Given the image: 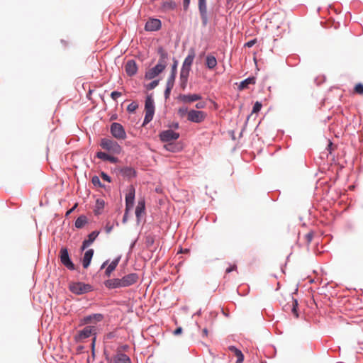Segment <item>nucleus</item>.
Instances as JSON below:
<instances>
[{
    "label": "nucleus",
    "mask_w": 363,
    "mask_h": 363,
    "mask_svg": "<svg viewBox=\"0 0 363 363\" xmlns=\"http://www.w3.org/2000/svg\"><path fill=\"white\" fill-rule=\"evenodd\" d=\"M195 55H196V53H195V49L194 48H191L189 50V52H188V55L187 56L185 57L184 60L183 61V62L186 65H189V66H192L193 65V62H194V60L195 58Z\"/></svg>",
    "instance_id": "obj_30"
},
{
    "label": "nucleus",
    "mask_w": 363,
    "mask_h": 363,
    "mask_svg": "<svg viewBox=\"0 0 363 363\" xmlns=\"http://www.w3.org/2000/svg\"><path fill=\"white\" fill-rule=\"evenodd\" d=\"M189 75L179 74V86L182 91H185L189 81Z\"/></svg>",
    "instance_id": "obj_31"
},
{
    "label": "nucleus",
    "mask_w": 363,
    "mask_h": 363,
    "mask_svg": "<svg viewBox=\"0 0 363 363\" xmlns=\"http://www.w3.org/2000/svg\"><path fill=\"white\" fill-rule=\"evenodd\" d=\"M145 117L142 123V126H146L150 123L155 113V104L152 94H147L145 99Z\"/></svg>",
    "instance_id": "obj_1"
},
{
    "label": "nucleus",
    "mask_w": 363,
    "mask_h": 363,
    "mask_svg": "<svg viewBox=\"0 0 363 363\" xmlns=\"http://www.w3.org/2000/svg\"><path fill=\"white\" fill-rule=\"evenodd\" d=\"M135 214L136 217V222L139 224L141 221L142 217L146 214V202L145 197H140L138 199Z\"/></svg>",
    "instance_id": "obj_11"
},
{
    "label": "nucleus",
    "mask_w": 363,
    "mask_h": 363,
    "mask_svg": "<svg viewBox=\"0 0 363 363\" xmlns=\"http://www.w3.org/2000/svg\"><path fill=\"white\" fill-rule=\"evenodd\" d=\"M190 3L191 0H182L183 9L184 11H186L189 9Z\"/></svg>",
    "instance_id": "obj_57"
},
{
    "label": "nucleus",
    "mask_w": 363,
    "mask_h": 363,
    "mask_svg": "<svg viewBox=\"0 0 363 363\" xmlns=\"http://www.w3.org/2000/svg\"><path fill=\"white\" fill-rule=\"evenodd\" d=\"M96 157L101 160L104 162H109L112 164H116L119 162V159L114 156V155L108 154L106 152L98 151L95 155Z\"/></svg>",
    "instance_id": "obj_20"
},
{
    "label": "nucleus",
    "mask_w": 363,
    "mask_h": 363,
    "mask_svg": "<svg viewBox=\"0 0 363 363\" xmlns=\"http://www.w3.org/2000/svg\"><path fill=\"white\" fill-rule=\"evenodd\" d=\"M168 129L171 130H177L179 128V123L177 121H172V123H169L167 124Z\"/></svg>",
    "instance_id": "obj_48"
},
{
    "label": "nucleus",
    "mask_w": 363,
    "mask_h": 363,
    "mask_svg": "<svg viewBox=\"0 0 363 363\" xmlns=\"http://www.w3.org/2000/svg\"><path fill=\"white\" fill-rule=\"evenodd\" d=\"M202 96L200 94H180L177 97V100L182 101L184 104H191L202 99Z\"/></svg>",
    "instance_id": "obj_15"
},
{
    "label": "nucleus",
    "mask_w": 363,
    "mask_h": 363,
    "mask_svg": "<svg viewBox=\"0 0 363 363\" xmlns=\"http://www.w3.org/2000/svg\"><path fill=\"white\" fill-rule=\"evenodd\" d=\"M172 60H173V63L171 65L170 72L177 74V67H178L179 62L175 57H173Z\"/></svg>",
    "instance_id": "obj_47"
},
{
    "label": "nucleus",
    "mask_w": 363,
    "mask_h": 363,
    "mask_svg": "<svg viewBox=\"0 0 363 363\" xmlns=\"http://www.w3.org/2000/svg\"><path fill=\"white\" fill-rule=\"evenodd\" d=\"M91 183L94 186L104 189L106 188V185L101 182L99 177L96 175L92 177Z\"/></svg>",
    "instance_id": "obj_36"
},
{
    "label": "nucleus",
    "mask_w": 363,
    "mask_h": 363,
    "mask_svg": "<svg viewBox=\"0 0 363 363\" xmlns=\"http://www.w3.org/2000/svg\"><path fill=\"white\" fill-rule=\"evenodd\" d=\"M255 84L256 77L251 75L241 81L238 85V89L239 91H242L244 89H248L250 85H254Z\"/></svg>",
    "instance_id": "obj_24"
},
{
    "label": "nucleus",
    "mask_w": 363,
    "mask_h": 363,
    "mask_svg": "<svg viewBox=\"0 0 363 363\" xmlns=\"http://www.w3.org/2000/svg\"><path fill=\"white\" fill-rule=\"evenodd\" d=\"M123 287H129L135 284L139 279V275L138 273L132 272L129 273L121 277Z\"/></svg>",
    "instance_id": "obj_17"
},
{
    "label": "nucleus",
    "mask_w": 363,
    "mask_h": 363,
    "mask_svg": "<svg viewBox=\"0 0 363 363\" xmlns=\"http://www.w3.org/2000/svg\"><path fill=\"white\" fill-rule=\"evenodd\" d=\"M236 269H237L236 264H229V267L225 269V273L229 274Z\"/></svg>",
    "instance_id": "obj_56"
},
{
    "label": "nucleus",
    "mask_w": 363,
    "mask_h": 363,
    "mask_svg": "<svg viewBox=\"0 0 363 363\" xmlns=\"http://www.w3.org/2000/svg\"><path fill=\"white\" fill-rule=\"evenodd\" d=\"M191 70V67L189 66V65H186L183 62L179 74L189 75Z\"/></svg>",
    "instance_id": "obj_41"
},
{
    "label": "nucleus",
    "mask_w": 363,
    "mask_h": 363,
    "mask_svg": "<svg viewBox=\"0 0 363 363\" xmlns=\"http://www.w3.org/2000/svg\"><path fill=\"white\" fill-rule=\"evenodd\" d=\"M235 348V355L237 357L236 363H242L244 361V354L237 347Z\"/></svg>",
    "instance_id": "obj_39"
},
{
    "label": "nucleus",
    "mask_w": 363,
    "mask_h": 363,
    "mask_svg": "<svg viewBox=\"0 0 363 363\" xmlns=\"http://www.w3.org/2000/svg\"><path fill=\"white\" fill-rule=\"evenodd\" d=\"M162 6L164 9L174 11L177 9V4L172 0H167L162 2Z\"/></svg>",
    "instance_id": "obj_34"
},
{
    "label": "nucleus",
    "mask_w": 363,
    "mask_h": 363,
    "mask_svg": "<svg viewBox=\"0 0 363 363\" xmlns=\"http://www.w3.org/2000/svg\"><path fill=\"white\" fill-rule=\"evenodd\" d=\"M121 255H118L116 257H115L111 262V264L113 265L114 267H117L120 261H121Z\"/></svg>",
    "instance_id": "obj_52"
},
{
    "label": "nucleus",
    "mask_w": 363,
    "mask_h": 363,
    "mask_svg": "<svg viewBox=\"0 0 363 363\" xmlns=\"http://www.w3.org/2000/svg\"><path fill=\"white\" fill-rule=\"evenodd\" d=\"M156 69L158 71V72L160 74L164 72V70L166 69L164 65H162L160 64H158L157 63L155 66H154Z\"/></svg>",
    "instance_id": "obj_59"
},
{
    "label": "nucleus",
    "mask_w": 363,
    "mask_h": 363,
    "mask_svg": "<svg viewBox=\"0 0 363 363\" xmlns=\"http://www.w3.org/2000/svg\"><path fill=\"white\" fill-rule=\"evenodd\" d=\"M138 106L139 105L137 102L133 101L128 105L126 110L129 113H135Z\"/></svg>",
    "instance_id": "obj_38"
},
{
    "label": "nucleus",
    "mask_w": 363,
    "mask_h": 363,
    "mask_svg": "<svg viewBox=\"0 0 363 363\" xmlns=\"http://www.w3.org/2000/svg\"><path fill=\"white\" fill-rule=\"evenodd\" d=\"M257 38L251 39L245 43L244 47L249 48H252L257 43Z\"/></svg>",
    "instance_id": "obj_50"
},
{
    "label": "nucleus",
    "mask_w": 363,
    "mask_h": 363,
    "mask_svg": "<svg viewBox=\"0 0 363 363\" xmlns=\"http://www.w3.org/2000/svg\"><path fill=\"white\" fill-rule=\"evenodd\" d=\"M171 92H172V89L165 88V89L164 91V96L165 100H167L169 99Z\"/></svg>",
    "instance_id": "obj_62"
},
{
    "label": "nucleus",
    "mask_w": 363,
    "mask_h": 363,
    "mask_svg": "<svg viewBox=\"0 0 363 363\" xmlns=\"http://www.w3.org/2000/svg\"><path fill=\"white\" fill-rule=\"evenodd\" d=\"M116 337H117L116 330H113V331H111L105 335L104 340H109L113 339Z\"/></svg>",
    "instance_id": "obj_46"
},
{
    "label": "nucleus",
    "mask_w": 363,
    "mask_h": 363,
    "mask_svg": "<svg viewBox=\"0 0 363 363\" xmlns=\"http://www.w3.org/2000/svg\"><path fill=\"white\" fill-rule=\"evenodd\" d=\"M105 206V201L101 199H97L96 200L95 208L94 209V214L99 216L101 214L103 209Z\"/></svg>",
    "instance_id": "obj_29"
},
{
    "label": "nucleus",
    "mask_w": 363,
    "mask_h": 363,
    "mask_svg": "<svg viewBox=\"0 0 363 363\" xmlns=\"http://www.w3.org/2000/svg\"><path fill=\"white\" fill-rule=\"evenodd\" d=\"M155 236L152 234H148L145 236V244L147 249H150L155 243Z\"/></svg>",
    "instance_id": "obj_35"
},
{
    "label": "nucleus",
    "mask_w": 363,
    "mask_h": 363,
    "mask_svg": "<svg viewBox=\"0 0 363 363\" xmlns=\"http://www.w3.org/2000/svg\"><path fill=\"white\" fill-rule=\"evenodd\" d=\"M100 177L105 182L111 183L112 178L105 172L101 171L99 173Z\"/></svg>",
    "instance_id": "obj_45"
},
{
    "label": "nucleus",
    "mask_w": 363,
    "mask_h": 363,
    "mask_svg": "<svg viewBox=\"0 0 363 363\" xmlns=\"http://www.w3.org/2000/svg\"><path fill=\"white\" fill-rule=\"evenodd\" d=\"M198 8L201 19L202 26L206 27L208 23L206 0H198Z\"/></svg>",
    "instance_id": "obj_12"
},
{
    "label": "nucleus",
    "mask_w": 363,
    "mask_h": 363,
    "mask_svg": "<svg viewBox=\"0 0 363 363\" xmlns=\"http://www.w3.org/2000/svg\"><path fill=\"white\" fill-rule=\"evenodd\" d=\"M59 259L60 263L70 271H77V267L74 264L71 255L69 252V250L67 247H62L59 252Z\"/></svg>",
    "instance_id": "obj_4"
},
{
    "label": "nucleus",
    "mask_w": 363,
    "mask_h": 363,
    "mask_svg": "<svg viewBox=\"0 0 363 363\" xmlns=\"http://www.w3.org/2000/svg\"><path fill=\"white\" fill-rule=\"evenodd\" d=\"M111 135L117 140H125L127 137L125 130L122 124L113 122L110 125Z\"/></svg>",
    "instance_id": "obj_7"
},
{
    "label": "nucleus",
    "mask_w": 363,
    "mask_h": 363,
    "mask_svg": "<svg viewBox=\"0 0 363 363\" xmlns=\"http://www.w3.org/2000/svg\"><path fill=\"white\" fill-rule=\"evenodd\" d=\"M94 254V250L92 248L87 249L85 251L81 260L84 269H87L90 266Z\"/></svg>",
    "instance_id": "obj_22"
},
{
    "label": "nucleus",
    "mask_w": 363,
    "mask_h": 363,
    "mask_svg": "<svg viewBox=\"0 0 363 363\" xmlns=\"http://www.w3.org/2000/svg\"><path fill=\"white\" fill-rule=\"evenodd\" d=\"M218 65L216 57L212 54L209 53L206 57L205 66L208 69L213 70Z\"/></svg>",
    "instance_id": "obj_26"
},
{
    "label": "nucleus",
    "mask_w": 363,
    "mask_h": 363,
    "mask_svg": "<svg viewBox=\"0 0 363 363\" xmlns=\"http://www.w3.org/2000/svg\"><path fill=\"white\" fill-rule=\"evenodd\" d=\"M78 204L75 203L71 208L67 211L65 213V217L67 218L72 213H73L77 208Z\"/></svg>",
    "instance_id": "obj_58"
},
{
    "label": "nucleus",
    "mask_w": 363,
    "mask_h": 363,
    "mask_svg": "<svg viewBox=\"0 0 363 363\" xmlns=\"http://www.w3.org/2000/svg\"><path fill=\"white\" fill-rule=\"evenodd\" d=\"M206 102L202 101V102H198L197 104H196L195 107H196V108L199 110V109L204 108L206 107Z\"/></svg>",
    "instance_id": "obj_63"
},
{
    "label": "nucleus",
    "mask_w": 363,
    "mask_h": 363,
    "mask_svg": "<svg viewBox=\"0 0 363 363\" xmlns=\"http://www.w3.org/2000/svg\"><path fill=\"white\" fill-rule=\"evenodd\" d=\"M113 172L116 174H120L124 179L131 180L136 178L138 176V172L135 168L130 166H125L122 167H116L113 169Z\"/></svg>",
    "instance_id": "obj_6"
},
{
    "label": "nucleus",
    "mask_w": 363,
    "mask_h": 363,
    "mask_svg": "<svg viewBox=\"0 0 363 363\" xmlns=\"http://www.w3.org/2000/svg\"><path fill=\"white\" fill-rule=\"evenodd\" d=\"M289 308H290L291 313L296 318H299L298 301L294 296H291V303L289 305Z\"/></svg>",
    "instance_id": "obj_27"
},
{
    "label": "nucleus",
    "mask_w": 363,
    "mask_h": 363,
    "mask_svg": "<svg viewBox=\"0 0 363 363\" xmlns=\"http://www.w3.org/2000/svg\"><path fill=\"white\" fill-rule=\"evenodd\" d=\"M99 145L108 154L118 155L121 154L123 152V147L119 145V143L117 141L110 138H101Z\"/></svg>",
    "instance_id": "obj_2"
},
{
    "label": "nucleus",
    "mask_w": 363,
    "mask_h": 363,
    "mask_svg": "<svg viewBox=\"0 0 363 363\" xmlns=\"http://www.w3.org/2000/svg\"><path fill=\"white\" fill-rule=\"evenodd\" d=\"M93 337L91 339V342L90 345L91 350H96V333H94Z\"/></svg>",
    "instance_id": "obj_53"
},
{
    "label": "nucleus",
    "mask_w": 363,
    "mask_h": 363,
    "mask_svg": "<svg viewBox=\"0 0 363 363\" xmlns=\"http://www.w3.org/2000/svg\"><path fill=\"white\" fill-rule=\"evenodd\" d=\"M95 333V328L93 326L87 325L82 330H80L74 337V340L76 343L82 342L84 340L87 339L92 336Z\"/></svg>",
    "instance_id": "obj_8"
},
{
    "label": "nucleus",
    "mask_w": 363,
    "mask_h": 363,
    "mask_svg": "<svg viewBox=\"0 0 363 363\" xmlns=\"http://www.w3.org/2000/svg\"><path fill=\"white\" fill-rule=\"evenodd\" d=\"M333 142L330 140H328V145H327L325 150L328 152L329 154H332V152L333 150Z\"/></svg>",
    "instance_id": "obj_55"
},
{
    "label": "nucleus",
    "mask_w": 363,
    "mask_h": 363,
    "mask_svg": "<svg viewBox=\"0 0 363 363\" xmlns=\"http://www.w3.org/2000/svg\"><path fill=\"white\" fill-rule=\"evenodd\" d=\"M177 74L170 72L169 76L167 78V81L175 82L176 78H177Z\"/></svg>",
    "instance_id": "obj_61"
},
{
    "label": "nucleus",
    "mask_w": 363,
    "mask_h": 363,
    "mask_svg": "<svg viewBox=\"0 0 363 363\" xmlns=\"http://www.w3.org/2000/svg\"><path fill=\"white\" fill-rule=\"evenodd\" d=\"M138 238L139 237L138 236L135 240H133L130 246H129V250H128V255H130L133 250V249L135 248L136 244H137V242L138 240Z\"/></svg>",
    "instance_id": "obj_49"
},
{
    "label": "nucleus",
    "mask_w": 363,
    "mask_h": 363,
    "mask_svg": "<svg viewBox=\"0 0 363 363\" xmlns=\"http://www.w3.org/2000/svg\"><path fill=\"white\" fill-rule=\"evenodd\" d=\"M104 318V315L102 313H91L87 315L84 316L81 319V324L82 325H86L91 323H99L101 322Z\"/></svg>",
    "instance_id": "obj_16"
},
{
    "label": "nucleus",
    "mask_w": 363,
    "mask_h": 363,
    "mask_svg": "<svg viewBox=\"0 0 363 363\" xmlns=\"http://www.w3.org/2000/svg\"><path fill=\"white\" fill-rule=\"evenodd\" d=\"M177 114L181 118H183L185 116H187V118H188L189 117V110L188 109V107H186V106L180 107L177 110Z\"/></svg>",
    "instance_id": "obj_40"
},
{
    "label": "nucleus",
    "mask_w": 363,
    "mask_h": 363,
    "mask_svg": "<svg viewBox=\"0 0 363 363\" xmlns=\"http://www.w3.org/2000/svg\"><path fill=\"white\" fill-rule=\"evenodd\" d=\"M88 222L89 220L87 217L85 215L82 214L75 220L74 227L77 229H82L88 223Z\"/></svg>",
    "instance_id": "obj_28"
},
{
    "label": "nucleus",
    "mask_w": 363,
    "mask_h": 363,
    "mask_svg": "<svg viewBox=\"0 0 363 363\" xmlns=\"http://www.w3.org/2000/svg\"><path fill=\"white\" fill-rule=\"evenodd\" d=\"M122 96V93L118 91H113L111 93V97L113 100L116 101L118 98Z\"/></svg>",
    "instance_id": "obj_51"
},
{
    "label": "nucleus",
    "mask_w": 363,
    "mask_h": 363,
    "mask_svg": "<svg viewBox=\"0 0 363 363\" xmlns=\"http://www.w3.org/2000/svg\"><path fill=\"white\" fill-rule=\"evenodd\" d=\"M113 228V225L106 224L104 229L106 233H110Z\"/></svg>",
    "instance_id": "obj_64"
},
{
    "label": "nucleus",
    "mask_w": 363,
    "mask_h": 363,
    "mask_svg": "<svg viewBox=\"0 0 363 363\" xmlns=\"http://www.w3.org/2000/svg\"><path fill=\"white\" fill-rule=\"evenodd\" d=\"M135 188L133 184L128 187V192L125 196V204L127 211H131L135 205Z\"/></svg>",
    "instance_id": "obj_10"
},
{
    "label": "nucleus",
    "mask_w": 363,
    "mask_h": 363,
    "mask_svg": "<svg viewBox=\"0 0 363 363\" xmlns=\"http://www.w3.org/2000/svg\"><path fill=\"white\" fill-rule=\"evenodd\" d=\"M183 332V328L181 326L177 327L175 330L173 331V334L175 336H178L181 335Z\"/></svg>",
    "instance_id": "obj_60"
},
{
    "label": "nucleus",
    "mask_w": 363,
    "mask_h": 363,
    "mask_svg": "<svg viewBox=\"0 0 363 363\" xmlns=\"http://www.w3.org/2000/svg\"><path fill=\"white\" fill-rule=\"evenodd\" d=\"M354 91L356 94H363V84L362 82L357 83L354 86Z\"/></svg>",
    "instance_id": "obj_43"
},
{
    "label": "nucleus",
    "mask_w": 363,
    "mask_h": 363,
    "mask_svg": "<svg viewBox=\"0 0 363 363\" xmlns=\"http://www.w3.org/2000/svg\"><path fill=\"white\" fill-rule=\"evenodd\" d=\"M164 148L170 152L177 153L182 151L184 146L182 142H170L164 145Z\"/></svg>",
    "instance_id": "obj_21"
},
{
    "label": "nucleus",
    "mask_w": 363,
    "mask_h": 363,
    "mask_svg": "<svg viewBox=\"0 0 363 363\" xmlns=\"http://www.w3.org/2000/svg\"><path fill=\"white\" fill-rule=\"evenodd\" d=\"M159 83H160V79H153L150 83L145 84L144 86L147 90L150 91V90H152L155 88H156L158 86Z\"/></svg>",
    "instance_id": "obj_37"
},
{
    "label": "nucleus",
    "mask_w": 363,
    "mask_h": 363,
    "mask_svg": "<svg viewBox=\"0 0 363 363\" xmlns=\"http://www.w3.org/2000/svg\"><path fill=\"white\" fill-rule=\"evenodd\" d=\"M114 363H132L131 359L125 353L117 350L114 354Z\"/></svg>",
    "instance_id": "obj_25"
},
{
    "label": "nucleus",
    "mask_w": 363,
    "mask_h": 363,
    "mask_svg": "<svg viewBox=\"0 0 363 363\" xmlns=\"http://www.w3.org/2000/svg\"><path fill=\"white\" fill-rule=\"evenodd\" d=\"M162 28V21L159 18L150 17L145 23L144 29L145 31L155 32Z\"/></svg>",
    "instance_id": "obj_13"
},
{
    "label": "nucleus",
    "mask_w": 363,
    "mask_h": 363,
    "mask_svg": "<svg viewBox=\"0 0 363 363\" xmlns=\"http://www.w3.org/2000/svg\"><path fill=\"white\" fill-rule=\"evenodd\" d=\"M300 62V58L298 55H291L289 56L286 60V62L288 66L294 67L297 65Z\"/></svg>",
    "instance_id": "obj_33"
},
{
    "label": "nucleus",
    "mask_w": 363,
    "mask_h": 363,
    "mask_svg": "<svg viewBox=\"0 0 363 363\" xmlns=\"http://www.w3.org/2000/svg\"><path fill=\"white\" fill-rule=\"evenodd\" d=\"M116 267L109 264L105 269L104 276L106 277H110L111 274L116 270Z\"/></svg>",
    "instance_id": "obj_42"
},
{
    "label": "nucleus",
    "mask_w": 363,
    "mask_h": 363,
    "mask_svg": "<svg viewBox=\"0 0 363 363\" xmlns=\"http://www.w3.org/2000/svg\"><path fill=\"white\" fill-rule=\"evenodd\" d=\"M262 104L261 101H256L253 106H252V113H257L258 112L260 111V110L262 109Z\"/></svg>",
    "instance_id": "obj_44"
},
{
    "label": "nucleus",
    "mask_w": 363,
    "mask_h": 363,
    "mask_svg": "<svg viewBox=\"0 0 363 363\" xmlns=\"http://www.w3.org/2000/svg\"><path fill=\"white\" fill-rule=\"evenodd\" d=\"M158 137L162 143H168L170 142L177 141L179 138L180 134L179 133L173 130L167 129L160 131L159 133Z\"/></svg>",
    "instance_id": "obj_5"
},
{
    "label": "nucleus",
    "mask_w": 363,
    "mask_h": 363,
    "mask_svg": "<svg viewBox=\"0 0 363 363\" xmlns=\"http://www.w3.org/2000/svg\"><path fill=\"white\" fill-rule=\"evenodd\" d=\"M157 52L160 56L157 63L164 65V67L166 68L167 66V60L169 57L168 52L162 46L158 47Z\"/></svg>",
    "instance_id": "obj_23"
},
{
    "label": "nucleus",
    "mask_w": 363,
    "mask_h": 363,
    "mask_svg": "<svg viewBox=\"0 0 363 363\" xmlns=\"http://www.w3.org/2000/svg\"><path fill=\"white\" fill-rule=\"evenodd\" d=\"M104 285L108 290L124 288L121 278L108 279L104 281Z\"/></svg>",
    "instance_id": "obj_18"
},
{
    "label": "nucleus",
    "mask_w": 363,
    "mask_h": 363,
    "mask_svg": "<svg viewBox=\"0 0 363 363\" xmlns=\"http://www.w3.org/2000/svg\"><path fill=\"white\" fill-rule=\"evenodd\" d=\"M207 113L203 111L190 109L188 121L191 123H201L205 121Z\"/></svg>",
    "instance_id": "obj_9"
},
{
    "label": "nucleus",
    "mask_w": 363,
    "mask_h": 363,
    "mask_svg": "<svg viewBox=\"0 0 363 363\" xmlns=\"http://www.w3.org/2000/svg\"><path fill=\"white\" fill-rule=\"evenodd\" d=\"M313 238V231H310L305 235V238H306V240L308 244H309L312 241Z\"/></svg>",
    "instance_id": "obj_54"
},
{
    "label": "nucleus",
    "mask_w": 363,
    "mask_h": 363,
    "mask_svg": "<svg viewBox=\"0 0 363 363\" xmlns=\"http://www.w3.org/2000/svg\"><path fill=\"white\" fill-rule=\"evenodd\" d=\"M159 74H160L158 72L156 68L153 67L145 72L144 77L146 80H151L157 77Z\"/></svg>",
    "instance_id": "obj_32"
},
{
    "label": "nucleus",
    "mask_w": 363,
    "mask_h": 363,
    "mask_svg": "<svg viewBox=\"0 0 363 363\" xmlns=\"http://www.w3.org/2000/svg\"><path fill=\"white\" fill-rule=\"evenodd\" d=\"M69 290L74 294L81 296L93 291L94 288L92 285L82 281H70L68 284Z\"/></svg>",
    "instance_id": "obj_3"
},
{
    "label": "nucleus",
    "mask_w": 363,
    "mask_h": 363,
    "mask_svg": "<svg viewBox=\"0 0 363 363\" xmlns=\"http://www.w3.org/2000/svg\"><path fill=\"white\" fill-rule=\"evenodd\" d=\"M100 234V230H95L88 234L87 237L82 241L80 247V250L84 251L86 250L97 238Z\"/></svg>",
    "instance_id": "obj_14"
},
{
    "label": "nucleus",
    "mask_w": 363,
    "mask_h": 363,
    "mask_svg": "<svg viewBox=\"0 0 363 363\" xmlns=\"http://www.w3.org/2000/svg\"><path fill=\"white\" fill-rule=\"evenodd\" d=\"M125 71L128 77H132L135 76L138 71L136 61L133 59L128 60L125 65Z\"/></svg>",
    "instance_id": "obj_19"
}]
</instances>
